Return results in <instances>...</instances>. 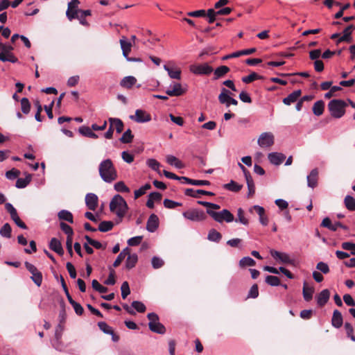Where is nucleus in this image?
Here are the masks:
<instances>
[{"label":"nucleus","mask_w":355,"mask_h":355,"mask_svg":"<svg viewBox=\"0 0 355 355\" xmlns=\"http://www.w3.org/2000/svg\"><path fill=\"white\" fill-rule=\"evenodd\" d=\"M99 175L105 182L110 183L117 179V171L110 159L102 161L98 166Z\"/></svg>","instance_id":"nucleus-1"},{"label":"nucleus","mask_w":355,"mask_h":355,"mask_svg":"<svg viewBox=\"0 0 355 355\" xmlns=\"http://www.w3.org/2000/svg\"><path fill=\"white\" fill-rule=\"evenodd\" d=\"M128 207L124 198L120 195H116L111 200L110 209L122 219L128 211Z\"/></svg>","instance_id":"nucleus-2"},{"label":"nucleus","mask_w":355,"mask_h":355,"mask_svg":"<svg viewBox=\"0 0 355 355\" xmlns=\"http://www.w3.org/2000/svg\"><path fill=\"white\" fill-rule=\"evenodd\" d=\"M347 104L341 99H334L329 101L328 110L332 117L340 119L345 114V107Z\"/></svg>","instance_id":"nucleus-3"},{"label":"nucleus","mask_w":355,"mask_h":355,"mask_svg":"<svg viewBox=\"0 0 355 355\" xmlns=\"http://www.w3.org/2000/svg\"><path fill=\"white\" fill-rule=\"evenodd\" d=\"M207 214L215 221L222 223L223 222L232 223L234 220V215L227 209H223L220 211H215L211 209H207Z\"/></svg>","instance_id":"nucleus-4"},{"label":"nucleus","mask_w":355,"mask_h":355,"mask_svg":"<svg viewBox=\"0 0 355 355\" xmlns=\"http://www.w3.org/2000/svg\"><path fill=\"white\" fill-rule=\"evenodd\" d=\"M149 320L148 327L153 332L164 334L166 332L165 327L159 322V316L155 313H150L147 315Z\"/></svg>","instance_id":"nucleus-5"},{"label":"nucleus","mask_w":355,"mask_h":355,"mask_svg":"<svg viewBox=\"0 0 355 355\" xmlns=\"http://www.w3.org/2000/svg\"><path fill=\"white\" fill-rule=\"evenodd\" d=\"M182 215L185 218L194 222L204 221L207 218L206 214L197 209H189L183 212Z\"/></svg>","instance_id":"nucleus-6"},{"label":"nucleus","mask_w":355,"mask_h":355,"mask_svg":"<svg viewBox=\"0 0 355 355\" xmlns=\"http://www.w3.org/2000/svg\"><path fill=\"white\" fill-rule=\"evenodd\" d=\"M5 209L10 214L11 219L15 222V223L19 227L26 230V225L20 219L18 216V213L17 209L12 206V204L7 202L5 203Z\"/></svg>","instance_id":"nucleus-7"},{"label":"nucleus","mask_w":355,"mask_h":355,"mask_svg":"<svg viewBox=\"0 0 355 355\" xmlns=\"http://www.w3.org/2000/svg\"><path fill=\"white\" fill-rule=\"evenodd\" d=\"M26 268L31 273V279L37 286H40L42 283V274L38 269L32 263L26 261Z\"/></svg>","instance_id":"nucleus-8"},{"label":"nucleus","mask_w":355,"mask_h":355,"mask_svg":"<svg viewBox=\"0 0 355 355\" xmlns=\"http://www.w3.org/2000/svg\"><path fill=\"white\" fill-rule=\"evenodd\" d=\"M231 92L226 88H222L221 92L218 95V101L221 104H224L226 107H229L230 105H237L238 101L230 96Z\"/></svg>","instance_id":"nucleus-9"},{"label":"nucleus","mask_w":355,"mask_h":355,"mask_svg":"<svg viewBox=\"0 0 355 355\" xmlns=\"http://www.w3.org/2000/svg\"><path fill=\"white\" fill-rule=\"evenodd\" d=\"M190 71L197 75H209L213 71V68L207 63L202 64H193L190 66Z\"/></svg>","instance_id":"nucleus-10"},{"label":"nucleus","mask_w":355,"mask_h":355,"mask_svg":"<svg viewBox=\"0 0 355 355\" xmlns=\"http://www.w3.org/2000/svg\"><path fill=\"white\" fill-rule=\"evenodd\" d=\"M274 135L271 132H263L258 139V144L261 148L270 147L274 144Z\"/></svg>","instance_id":"nucleus-11"},{"label":"nucleus","mask_w":355,"mask_h":355,"mask_svg":"<svg viewBox=\"0 0 355 355\" xmlns=\"http://www.w3.org/2000/svg\"><path fill=\"white\" fill-rule=\"evenodd\" d=\"M79 4H80V1L78 0H71L68 3V8H67L66 15H67V18L70 21L75 19L76 15L79 13V11H80V10L78 9Z\"/></svg>","instance_id":"nucleus-12"},{"label":"nucleus","mask_w":355,"mask_h":355,"mask_svg":"<svg viewBox=\"0 0 355 355\" xmlns=\"http://www.w3.org/2000/svg\"><path fill=\"white\" fill-rule=\"evenodd\" d=\"M173 65V63L170 62L168 64L164 65V69L168 72L171 78L180 80L182 71L180 68L174 67Z\"/></svg>","instance_id":"nucleus-13"},{"label":"nucleus","mask_w":355,"mask_h":355,"mask_svg":"<svg viewBox=\"0 0 355 355\" xmlns=\"http://www.w3.org/2000/svg\"><path fill=\"white\" fill-rule=\"evenodd\" d=\"M130 119L137 123H146L151 120V115L143 110H137L135 116H130Z\"/></svg>","instance_id":"nucleus-14"},{"label":"nucleus","mask_w":355,"mask_h":355,"mask_svg":"<svg viewBox=\"0 0 355 355\" xmlns=\"http://www.w3.org/2000/svg\"><path fill=\"white\" fill-rule=\"evenodd\" d=\"M85 203L89 209L95 211L98 207V198L94 193H87L85 196Z\"/></svg>","instance_id":"nucleus-15"},{"label":"nucleus","mask_w":355,"mask_h":355,"mask_svg":"<svg viewBox=\"0 0 355 355\" xmlns=\"http://www.w3.org/2000/svg\"><path fill=\"white\" fill-rule=\"evenodd\" d=\"M270 254L274 259H279L283 263L291 264L293 263V260L291 259L290 256L286 253L272 250H270Z\"/></svg>","instance_id":"nucleus-16"},{"label":"nucleus","mask_w":355,"mask_h":355,"mask_svg":"<svg viewBox=\"0 0 355 355\" xmlns=\"http://www.w3.org/2000/svg\"><path fill=\"white\" fill-rule=\"evenodd\" d=\"M186 92V89L182 88V85L179 83H174L172 89L166 91V94L170 96H180Z\"/></svg>","instance_id":"nucleus-17"},{"label":"nucleus","mask_w":355,"mask_h":355,"mask_svg":"<svg viewBox=\"0 0 355 355\" xmlns=\"http://www.w3.org/2000/svg\"><path fill=\"white\" fill-rule=\"evenodd\" d=\"M184 194L187 196H191L193 198H200V195H207L210 196H214L215 194L211 191H207L202 189L194 190L191 188L186 189L184 191Z\"/></svg>","instance_id":"nucleus-18"},{"label":"nucleus","mask_w":355,"mask_h":355,"mask_svg":"<svg viewBox=\"0 0 355 355\" xmlns=\"http://www.w3.org/2000/svg\"><path fill=\"white\" fill-rule=\"evenodd\" d=\"M159 226V218L157 215L152 214L147 221L146 229L150 232H154Z\"/></svg>","instance_id":"nucleus-19"},{"label":"nucleus","mask_w":355,"mask_h":355,"mask_svg":"<svg viewBox=\"0 0 355 355\" xmlns=\"http://www.w3.org/2000/svg\"><path fill=\"white\" fill-rule=\"evenodd\" d=\"M270 162L274 165H280L286 159V156L281 153H270L268 155Z\"/></svg>","instance_id":"nucleus-20"},{"label":"nucleus","mask_w":355,"mask_h":355,"mask_svg":"<svg viewBox=\"0 0 355 355\" xmlns=\"http://www.w3.org/2000/svg\"><path fill=\"white\" fill-rule=\"evenodd\" d=\"M355 29V26L353 24H350L347 26L343 31V35L339 37L337 40V44H339L342 42H349L352 40V33Z\"/></svg>","instance_id":"nucleus-21"},{"label":"nucleus","mask_w":355,"mask_h":355,"mask_svg":"<svg viewBox=\"0 0 355 355\" xmlns=\"http://www.w3.org/2000/svg\"><path fill=\"white\" fill-rule=\"evenodd\" d=\"M318 170L313 168L310 174L307 176V184L311 188H315L318 185Z\"/></svg>","instance_id":"nucleus-22"},{"label":"nucleus","mask_w":355,"mask_h":355,"mask_svg":"<svg viewBox=\"0 0 355 355\" xmlns=\"http://www.w3.org/2000/svg\"><path fill=\"white\" fill-rule=\"evenodd\" d=\"M330 292L328 289L322 290L316 297L317 303L319 306H324L329 300Z\"/></svg>","instance_id":"nucleus-23"},{"label":"nucleus","mask_w":355,"mask_h":355,"mask_svg":"<svg viewBox=\"0 0 355 355\" xmlns=\"http://www.w3.org/2000/svg\"><path fill=\"white\" fill-rule=\"evenodd\" d=\"M121 48L122 49L123 55L128 58V55L131 51L132 49V43L130 42H128L126 40V38L125 36H122L121 38L119 40Z\"/></svg>","instance_id":"nucleus-24"},{"label":"nucleus","mask_w":355,"mask_h":355,"mask_svg":"<svg viewBox=\"0 0 355 355\" xmlns=\"http://www.w3.org/2000/svg\"><path fill=\"white\" fill-rule=\"evenodd\" d=\"M49 248L51 250L54 251L59 255L62 256L64 254V250L62 248V244L60 241L56 238H52L50 243Z\"/></svg>","instance_id":"nucleus-25"},{"label":"nucleus","mask_w":355,"mask_h":355,"mask_svg":"<svg viewBox=\"0 0 355 355\" xmlns=\"http://www.w3.org/2000/svg\"><path fill=\"white\" fill-rule=\"evenodd\" d=\"M343 323V315L338 310H334L331 318V324L336 328H340Z\"/></svg>","instance_id":"nucleus-26"},{"label":"nucleus","mask_w":355,"mask_h":355,"mask_svg":"<svg viewBox=\"0 0 355 355\" xmlns=\"http://www.w3.org/2000/svg\"><path fill=\"white\" fill-rule=\"evenodd\" d=\"M302 91L300 89L295 90L290 94L287 97L283 99V103L286 105H290L291 103H295L300 97Z\"/></svg>","instance_id":"nucleus-27"},{"label":"nucleus","mask_w":355,"mask_h":355,"mask_svg":"<svg viewBox=\"0 0 355 355\" xmlns=\"http://www.w3.org/2000/svg\"><path fill=\"white\" fill-rule=\"evenodd\" d=\"M162 196L159 192L150 193L148 196V198L146 202V206L150 209L154 208V202L160 201L162 200Z\"/></svg>","instance_id":"nucleus-28"},{"label":"nucleus","mask_w":355,"mask_h":355,"mask_svg":"<svg viewBox=\"0 0 355 355\" xmlns=\"http://www.w3.org/2000/svg\"><path fill=\"white\" fill-rule=\"evenodd\" d=\"M313 114L317 116H321L324 110V102L322 100L316 101L312 108Z\"/></svg>","instance_id":"nucleus-29"},{"label":"nucleus","mask_w":355,"mask_h":355,"mask_svg":"<svg viewBox=\"0 0 355 355\" xmlns=\"http://www.w3.org/2000/svg\"><path fill=\"white\" fill-rule=\"evenodd\" d=\"M314 293V288L313 287H309L306 282L304 283L303 285V297L305 301L309 302L312 300L313 294Z\"/></svg>","instance_id":"nucleus-30"},{"label":"nucleus","mask_w":355,"mask_h":355,"mask_svg":"<svg viewBox=\"0 0 355 355\" xmlns=\"http://www.w3.org/2000/svg\"><path fill=\"white\" fill-rule=\"evenodd\" d=\"M108 121L110 123L113 124L114 130H116L117 133H121L123 130L124 124L123 122L118 118H109Z\"/></svg>","instance_id":"nucleus-31"},{"label":"nucleus","mask_w":355,"mask_h":355,"mask_svg":"<svg viewBox=\"0 0 355 355\" xmlns=\"http://www.w3.org/2000/svg\"><path fill=\"white\" fill-rule=\"evenodd\" d=\"M136 82L137 79L134 76H130L123 78L121 80L120 85L124 88L130 89L136 83Z\"/></svg>","instance_id":"nucleus-32"},{"label":"nucleus","mask_w":355,"mask_h":355,"mask_svg":"<svg viewBox=\"0 0 355 355\" xmlns=\"http://www.w3.org/2000/svg\"><path fill=\"white\" fill-rule=\"evenodd\" d=\"M182 180H184V183L189 184L195 186H204V185H210L211 182L208 180H198L190 179L187 177H182Z\"/></svg>","instance_id":"nucleus-33"},{"label":"nucleus","mask_w":355,"mask_h":355,"mask_svg":"<svg viewBox=\"0 0 355 355\" xmlns=\"http://www.w3.org/2000/svg\"><path fill=\"white\" fill-rule=\"evenodd\" d=\"M138 261V257L137 254H129L125 261V268L130 270L133 268Z\"/></svg>","instance_id":"nucleus-34"},{"label":"nucleus","mask_w":355,"mask_h":355,"mask_svg":"<svg viewBox=\"0 0 355 355\" xmlns=\"http://www.w3.org/2000/svg\"><path fill=\"white\" fill-rule=\"evenodd\" d=\"M58 217L60 220H66L70 223H73L72 214L67 210H61L58 214Z\"/></svg>","instance_id":"nucleus-35"},{"label":"nucleus","mask_w":355,"mask_h":355,"mask_svg":"<svg viewBox=\"0 0 355 355\" xmlns=\"http://www.w3.org/2000/svg\"><path fill=\"white\" fill-rule=\"evenodd\" d=\"M230 71V68L227 66L223 65L214 70V79H218L223 77L226 73Z\"/></svg>","instance_id":"nucleus-36"},{"label":"nucleus","mask_w":355,"mask_h":355,"mask_svg":"<svg viewBox=\"0 0 355 355\" xmlns=\"http://www.w3.org/2000/svg\"><path fill=\"white\" fill-rule=\"evenodd\" d=\"M243 187V185L238 184L234 180H231L229 183L225 184L223 188L234 192H239Z\"/></svg>","instance_id":"nucleus-37"},{"label":"nucleus","mask_w":355,"mask_h":355,"mask_svg":"<svg viewBox=\"0 0 355 355\" xmlns=\"http://www.w3.org/2000/svg\"><path fill=\"white\" fill-rule=\"evenodd\" d=\"M222 239V234L216 231L215 229L209 230L207 236V239L210 241L218 243Z\"/></svg>","instance_id":"nucleus-38"},{"label":"nucleus","mask_w":355,"mask_h":355,"mask_svg":"<svg viewBox=\"0 0 355 355\" xmlns=\"http://www.w3.org/2000/svg\"><path fill=\"white\" fill-rule=\"evenodd\" d=\"M345 207L351 211H355V199L351 196H346L344 199Z\"/></svg>","instance_id":"nucleus-39"},{"label":"nucleus","mask_w":355,"mask_h":355,"mask_svg":"<svg viewBox=\"0 0 355 355\" xmlns=\"http://www.w3.org/2000/svg\"><path fill=\"white\" fill-rule=\"evenodd\" d=\"M248 189V196L251 197L254 194L255 186L251 175L245 177Z\"/></svg>","instance_id":"nucleus-40"},{"label":"nucleus","mask_w":355,"mask_h":355,"mask_svg":"<svg viewBox=\"0 0 355 355\" xmlns=\"http://www.w3.org/2000/svg\"><path fill=\"white\" fill-rule=\"evenodd\" d=\"M114 227L112 221L104 220L102 221L98 225V230L102 232H107L111 230Z\"/></svg>","instance_id":"nucleus-41"},{"label":"nucleus","mask_w":355,"mask_h":355,"mask_svg":"<svg viewBox=\"0 0 355 355\" xmlns=\"http://www.w3.org/2000/svg\"><path fill=\"white\" fill-rule=\"evenodd\" d=\"M31 175L28 174L25 178H18L16 182V187L19 189L25 188L31 181Z\"/></svg>","instance_id":"nucleus-42"},{"label":"nucleus","mask_w":355,"mask_h":355,"mask_svg":"<svg viewBox=\"0 0 355 355\" xmlns=\"http://www.w3.org/2000/svg\"><path fill=\"white\" fill-rule=\"evenodd\" d=\"M263 79V77L259 75L255 72L251 73L250 75L247 76H244L242 78V81L246 84L250 83L255 80Z\"/></svg>","instance_id":"nucleus-43"},{"label":"nucleus","mask_w":355,"mask_h":355,"mask_svg":"<svg viewBox=\"0 0 355 355\" xmlns=\"http://www.w3.org/2000/svg\"><path fill=\"white\" fill-rule=\"evenodd\" d=\"M0 60L2 62H10L12 63H15L18 61V59L16 56L12 53H0Z\"/></svg>","instance_id":"nucleus-44"},{"label":"nucleus","mask_w":355,"mask_h":355,"mask_svg":"<svg viewBox=\"0 0 355 355\" xmlns=\"http://www.w3.org/2000/svg\"><path fill=\"white\" fill-rule=\"evenodd\" d=\"M134 135L130 129H128L120 138V141L123 144H129L132 141Z\"/></svg>","instance_id":"nucleus-45"},{"label":"nucleus","mask_w":355,"mask_h":355,"mask_svg":"<svg viewBox=\"0 0 355 355\" xmlns=\"http://www.w3.org/2000/svg\"><path fill=\"white\" fill-rule=\"evenodd\" d=\"M255 264V261L250 257H245L239 261V266L241 268H245L246 266H253Z\"/></svg>","instance_id":"nucleus-46"},{"label":"nucleus","mask_w":355,"mask_h":355,"mask_svg":"<svg viewBox=\"0 0 355 355\" xmlns=\"http://www.w3.org/2000/svg\"><path fill=\"white\" fill-rule=\"evenodd\" d=\"M61 307H62V309L59 314L60 323H59L58 327L62 330V324L65 322L66 315H67L66 311H65V304L63 301H62V302H61Z\"/></svg>","instance_id":"nucleus-47"},{"label":"nucleus","mask_w":355,"mask_h":355,"mask_svg":"<svg viewBox=\"0 0 355 355\" xmlns=\"http://www.w3.org/2000/svg\"><path fill=\"white\" fill-rule=\"evenodd\" d=\"M12 228L9 223H5L0 229V234L6 238L11 237Z\"/></svg>","instance_id":"nucleus-48"},{"label":"nucleus","mask_w":355,"mask_h":355,"mask_svg":"<svg viewBox=\"0 0 355 355\" xmlns=\"http://www.w3.org/2000/svg\"><path fill=\"white\" fill-rule=\"evenodd\" d=\"M61 230L67 235V238H72L73 234V229L67 223L61 222L60 224Z\"/></svg>","instance_id":"nucleus-49"},{"label":"nucleus","mask_w":355,"mask_h":355,"mask_svg":"<svg viewBox=\"0 0 355 355\" xmlns=\"http://www.w3.org/2000/svg\"><path fill=\"white\" fill-rule=\"evenodd\" d=\"M238 218L235 220L236 222H239L245 225H248L249 223L248 220L244 216V211L243 209L239 208L237 211Z\"/></svg>","instance_id":"nucleus-50"},{"label":"nucleus","mask_w":355,"mask_h":355,"mask_svg":"<svg viewBox=\"0 0 355 355\" xmlns=\"http://www.w3.org/2000/svg\"><path fill=\"white\" fill-rule=\"evenodd\" d=\"M85 239L87 242L96 249H105V247L98 241H96L87 235L85 236Z\"/></svg>","instance_id":"nucleus-51"},{"label":"nucleus","mask_w":355,"mask_h":355,"mask_svg":"<svg viewBox=\"0 0 355 355\" xmlns=\"http://www.w3.org/2000/svg\"><path fill=\"white\" fill-rule=\"evenodd\" d=\"M266 282L272 286H277L280 284L279 277L272 275H268L266 278Z\"/></svg>","instance_id":"nucleus-52"},{"label":"nucleus","mask_w":355,"mask_h":355,"mask_svg":"<svg viewBox=\"0 0 355 355\" xmlns=\"http://www.w3.org/2000/svg\"><path fill=\"white\" fill-rule=\"evenodd\" d=\"M21 111L23 113L27 114L31 110V104L27 98H23L21 100Z\"/></svg>","instance_id":"nucleus-53"},{"label":"nucleus","mask_w":355,"mask_h":355,"mask_svg":"<svg viewBox=\"0 0 355 355\" xmlns=\"http://www.w3.org/2000/svg\"><path fill=\"white\" fill-rule=\"evenodd\" d=\"M147 164L153 170L157 171L159 174H161V171H159L160 164L156 159H148Z\"/></svg>","instance_id":"nucleus-54"},{"label":"nucleus","mask_w":355,"mask_h":355,"mask_svg":"<svg viewBox=\"0 0 355 355\" xmlns=\"http://www.w3.org/2000/svg\"><path fill=\"white\" fill-rule=\"evenodd\" d=\"M132 306L139 313H144L146 310L145 304L139 301H133Z\"/></svg>","instance_id":"nucleus-55"},{"label":"nucleus","mask_w":355,"mask_h":355,"mask_svg":"<svg viewBox=\"0 0 355 355\" xmlns=\"http://www.w3.org/2000/svg\"><path fill=\"white\" fill-rule=\"evenodd\" d=\"M114 189L118 192H130V189L125 184V183L123 181L116 182L114 184Z\"/></svg>","instance_id":"nucleus-56"},{"label":"nucleus","mask_w":355,"mask_h":355,"mask_svg":"<svg viewBox=\"0 0 355 355\" xmlns=\"http://www.w3.org/2000/svg\"><path fill=\"white\" fill-rule=\"evenodd\" d=\"M206 15L208 18V22L209 24L214 23L216 20L218 15L216 13V10L214 8H209L206 11Z\"/></svg>","instance_id":"nucleus-57"},{"label":"nucleus","mask_w":355,"mask_h":355,"mask_svg":"<svg viewBox=\"0 0 355 355\" xmlns=\"http://www.w3.org/2000/svg\"><path fill=\"white\" fill-rule=\"evenodd\" d=\"M121 297L123 299H125L128 295L130 293V290L128 282H123L121 287Z\"/></svg>","instance_id":"nucleus-58"},{"label":"nucleus","mask_w":355,"mask_h":355,"mask_svg":"<svg viewBox=\"0 0 355 355\" xmlns=\"http://www.w3.org/2000/svg\"><path fill=\"white\" fill-rule=\"evenodd\" d=\"M99 329L105 334H110L113 333V329L105 322H99L98 323Z\"/></svg>","instance_id":"nucleus-59"},{"label":"nucleus","mask_w":355,"mask_h":355,"mask_svg":"<svg viewBox=\"0 0 355 355\" xmlns=\"http://www.w3.org/2000/svg\"><path fill=\"white\" fill-rule=\"evenodd\" d=\"M164 206L167 209H174L176 207L182 206V203L175 202L169 199H165L163 202Z\"/></svg>","instance_id":"nucleus-60"},{"label":"nucleus","mask_w":355,"mask_h":355,"mask_svg":"<svg viewBox=\"0 0 355 355\" xmlns=\"http://www.w3.org/2000/svg\"><path fill=\"white\" fill-rule=\"evenodd\" d=\"M20 171L16 168H12L6 173V177L9 180H14L19 177Z\"/></svg>","instance_id":"nucleus-61"},{"label":"nucleus","mask_w":355,"mask_h":355,"mask_svg":"<svg viewBox=\"0 0 355 355\" xmlns=\"http://www.w3.org/2000/svg\"><path fill=\"white\" fill-rule=\"evenodd\" d=\"M104 283L106 285H114L116 283L115 271L114 269L110 268L109 276Z\"/></svg>","instance_id":"nucleus-62"},{"label":"nucleus","mask_w":355,"mask_h":355,"mask_svg":"<svg viewBox=\"0 0 355 355\" xmlns=\"http://www.w3.org/2000/svg\"><path fill=\"white\" fill-rule=\"evenodd\" d=\"M259 296V288L257 284H254L250 288L248 298H257Z\"/></svg>","instance_id":"nucleus-63"},{"label":"nucleus","mask_w":355,"mask_h":355,"mask_svg":"<svg viewBox=\"0 0 355 355\" xmlns=\"http://www.w3.org/2000/svg\"><path fill=\"white\" fill-rule=\"evenodd\" d=\"M316 268L324 274H327L329 272V266L326 263L322 261H320L317 263Z\"/></svg>","instance_id":"nucleus-64"}]
</instances>
